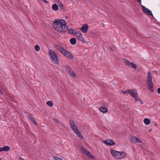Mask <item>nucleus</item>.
<instances>
[{
  "label": "nucleus",
  "instance_id": "f257e3e1",
  "mask_svg": "<svg viewBox=\"0 0 160 160\" xmlns=\"http://www.w3.org/2000/svg\"><path fill=\"white\" fill-rule=\"evenodd\" d=\"M53 26L54 29L59 32H64L68 30V27L64 20H55L53 23Z\"/></svg>",
  "mask_w": 160,
  "mask_h": 160
},
{
  "label": "nucleus",
  "instance_id": "f03ea898",
  "mask_svg": "<svg viewBox=\"0 0 160 160\" xmlns=\"http://www.w3.org/2000/svg\"><path fill=\"white\" fill-rule=\"evenodd\" d=\"M55 47L66 58L71 59H73V57L72 53L65 50L62 47L56 44Z\"/></svg>",
  "mask_w": 160,
  "mask_h": 160
},
{
  "label": "nucleus",
  "instance_id": "7ed1b4c3",
  "mask_svg": "<svg viewBox=\"0 0 160 160\" xmlns=\"http://www.w3.org/2000/svg\"><path fill=\"white\" fill-rule=\"evenodd\" d=\"M48 54L52 63L59 65L60 62L58 59V56L55 52L52 50H49Z\"/></svg>",
  "mask_w": 160,
  "mask_h": 160
},
{
  "label": "nucleus",
  "instance_id": "20e7f679",
  "mask_svg": "<svg viewBox=\"0 0 160 160\" xmlns=\"http://www.w3.org/2000/svg\"><path fill=\"white\" fill-rule=\"evenodd\" d=\"M147 82L148 88L151 92H153L154 91L153 85L152 82V76L150 72H148L147 73Z\"/></svg>",
  "mask_w": 160,
  "mask_h": 160
},
{
  "label": "nucleus",
  "instance_id": "39448f33",
  "mask_svg": "<svg viewBox=\"0 0 160 160\" xmlns=\"http://www.w3.org/2000/svg\"><path fill=\"white\" fill-rule=\"evenodd\" d=\"M110 152L112 156L117 159H121L126 156V154L124 152H118L113 149H111Z\"/></svg>",
  "mask_w": 160,
  "mask_h": 160
},
{
  "label": "nucleus",
  "instance_id": "423d86ee",
  "mask_svg": "<svg viewBox=\"0 0 160 160\" xmlns=\"http://www.w3.org/2000/svg\"><path fill=\"white\" fill-rule=\"evenodd\" d=\"M65 68L66 71L69 75L72 77H76V76L75 73L70 67L66 66H65Z\"/></svg>",
  "mask_w": 160,
  "mask_h": 160
},
{
  "label": "nucleus",
  "instance_id": "0eeeda50",
  "mask_svg": "<svg viewBox=\"0 0 160 160\" xmlns=\"http://www.w3.org/2000/svg\"><path fill=\"white\" fill-rule=\"evenodd\" d=\"M131 141L132 142L136 143L137 142L141 143L142 144V141L140 140L138 138H137L136 137L134 136H131Z\"/></svg>",
  "mask_w": 160,
  "mask_h": 160
},
{
  "label": "nucleus",
  "instance_id": "6e6552de",
  "mask_svg": "<svg viewBox=\"0 0 160 160\" xmlns=\"http://www.w3.org/2000/svg\"><path fill=\"white\" fill-rule=\"evenodd\" d=\"M142 8H143V12L147 14L148 15H151L152 16H153V14L152 13L151 11L148 8H146L145 7L142 5Z\"/></svg>",
  "mask_w": 160,
  "mask_h": 160
},
{
  "label": "nucleus",
  "instance_id": "1a4fd4ad",
  "mask_svg": "<svg viewBox=\"0 0 160 160\" xmlns=\"http://www.w3.org/2000/svg\"><path fill=\"white\" fill-rule=\"evenodd\" d=\"M76 37L78 38V40L81 41L82 43L85 42V40L83 37L82 34L80 32L78 33V35H76Z\"/></svg>",
  "mask_w": 160,
  "mask_h": 160
},
{
  "label": "nucleus",
  "instance_id": "9d476101",
  "mask_svg": "<svg viewBox=\"0 0 160 160\" xmlns=\"http://www.w3.org/2000/svg\"><path fill=\"white\" fill-rule=\"evenodd\" d=\"M88 26L87 24H83L80 30L83 33H86L88 31Z\"/></svg>",
  "mask_w": 160,
  "mask_h": 160
},
{
  "label": "nucleus",
  "instance_id": "9b49d317",
  "mask_svg": "<svg viewBox=\"0 0 160 160\" xmlns=\"http://www.w3.org/2000/svg\"><path fill=\"white\" fill-rule=\"evenodd\" d=\"M130 94L133 98H134L137 96L138 94L136 89H132V90H130Z\"/></svg>",
  "mask_w": 160,
  "mask_h": 160
},
{
  "label": "nucleus",
  "instance_id": "f8f14e48",
  "mask_svg": "<svg viewBox=\"0 0 160 160\" xmlns=\"http://www.w3.org/2000/svg\"><path fill=\"white\" fill-rule=\"evenodd\" d=\"M28 118L29 120L36 125H37V123L33 118L32 117L31 114H30L28 116Z\"/></svg>",
  "mask_w": 160,
  "mask_h": 160
},
{
  "label": "nucleus",
  "instance_id": "ddd939ff",
  "mask_svg": "<svg viewBox=\"0 0 160 160\" xmlns=\"http://www.w3.org/2000/svg\"><path fill=\"white\" fill-rule=\"evenodd\" d=\"M100 110L103 113H106L108 111V109L106 108L103 107H101L100 108Z\"/></svg>",
  "mask_w": 160,
  "mask_h": 160
},
{
  "label": "nucleus",
  "instance_id": "4468645a",
  "mask_svg": "<svg viewBox=\"0 0 160 160\" xmlns=\"http://www.w3.org/2000/svg\"><path fill=\"white\" fill-rule=\"evenodd\" d=\"M81 149L82 152L85 155H86L89 152V151L88 150H87L85 148H84L83 146L81 147Z\"/></svg>",
  "mask_w": 160,
  "mask_h": 160
},
{
  "label": "nucleus",
  "instance_id": "2eb2a0df",
  "mask_svg": "<svg viewBox=\"0 0 160 160\" xmlns=\"http://www.w3.org/2000/svg\"><path fill=\"white\" fill-rule=\"evenodd\" d=\"M75 132V134L80 138V139H83V136L82 135H81V132H79L78 130L77 131H77Z\"/></svg>",
  "mask_w": 160,
  "mask_h": 160
},
{
  "label": "nucleus",
  "instance_id": "dca6fc26",
  "mask_svg": "<svg viewBox=\"0 0 160 160\" xmlns=\"http://www.w3.org/2000/svg\"><path fill=\"white\" fill-rule=\"evenodd\" d=\"M52 8L53 10L57 11L58 9V6L56 4H54L52 6Z\"/></svg>",
  "mask_w": 160,
  "mask_h": 160
},
{
  "label": "nucleus",
  "instance_id": "f3484780",
  "mask_svg": "<svg viewBox=\"0 0 160 160\" xmlns=\"http://www.w3.org/2000/svg\"><path fill=\"white\" fill-rule=\"evenodd\" d=\"M143 122H144V123H145V124H146V125H149V124H150V120H149V119L147 118H145L144 119Z\"/></svg>",
  "mask_w": 160,
  "mask_h": 160
},
{
  "label": "nucleus",
  "instance_id": "a211bd4d",
  "mask_svg": "<svg viewBox=\"0 0 160 160\" xmlns=\"http://www.w3.org/2000/svg\"><path fill=\"white\" fill-rule=\"evenodd\" d=\"M76 39L75 38H72L70 40V42L72 45H74L76 43Z\"/></svg>",
  "mask_w": 160,
  "mask_h": 160
},
{
  "label": "nucleus",
  "instance_id": "6ab92c4d",
  "mask_svg": "<svg viewBox=\"0 0 160 160\" xmlns=\"http://www.w3.org/2000/svg\"><path fill=\"white\" fill-rule=\"evenodd\" d=\"M72 34L74 35L76 37V35H78V33H79L80 32L73 29V30H72Z\"/></svg>",
  "mask_w": 160,
  "mask_h": 160
},
{
  "label": "nucleus",
  "instance_id": "aec40b11",
  "mask_svg": "<svg viewBox=\"0 0 160 160\" xmlns=\"http://www.w3.org/2000/svg\"><path fill=\"white\" fill-rule=\"evenodd\" d=\"M123 62L125 64L129 66L131 65V64L132 62H130V61L126 59H124L123 60Z\"/></svg>",
  "mask_w": 160,
  "mask_h": 160
},
{
  "label": "nucleus",
  "instance_id": "412c9836",
  "mask_svg": "<svg viewBox=\"0 0 160 160\" xmlns=\"http://www.w3.org/2000/svg\"><path fill=\"white\" fill-rule=\"evenodd\" d=\"M108 143L109 145L112 146H113L115 144V142L111 139L109 140Z\"/></svg>",
  "mask_w": 160,
  "mask_h": 160
},
{
  "label": "nucleus",
  "instance_id": "4be33fe9",
  "mask_svg": "<svg viewBox=\"0 0 160 160\" xmlns=\"http://www.w3.org/2000/svg\"><path fill=\"white\" fill-rule=\"evenodd\" d=\"M134 98L136 102H140L141 104L142 103V102L141 99H139L137 96Z\"/></svg>",
  "mask_w": 160,
  "mask_h": 160
},
{
  "label": "nucleus",
  "instance_id": "5701e85b",
  "mask_svg": "<svg viewBox=\"0 0 160 160\" xmlns=\"http://www.w3.org/2000/svg\"><path fill=\"white\" fill-rule=\"evenodd\" d=\"M86 155H87L88 157L92 159H93L94 158V156H92L89 151L86 154Z\"/></svg>",
  "mask_w": 160,
  "mask_h": 160
},
{
  "label": "nucleus",
  "instance_id": "b1692460",
  "mask_svg": "<svg viewBox=\"0 0 160 160\" xmlns=\"http://www.w3.org/2000/svg\"><path fill=\"white\" fill-rule=\"evenodd\" d=\"M3 151H8L10 150V147L8 146H5L3 147Z\"/></svg>",
  "mask_w": 160,
  "mask_h": 160
},
{
  "label": "nucleus",
  "instance_id": "393cba45",
  "mask_svg": "<svg viewBox=\"0 0 160 160\" xmlns=\"http://www.w3.org/2000/svg\"><path fill=\"white\" fill-rule=\"evenodd\" d=\"M47 104L50 107H52L53 106V103L52 101H48L47 102Z\"/></svg>",
  "mask_w": 160,
  "mask_h": 160
},
{
  "label": "nucleus",
  "instance_id": "a878e982",
  "mask_svg": "<svg viewBox=\"0 0 160 160\" xmlns=\"http://www.w3.org/2000/svg\"><path fill=\"white\" fill-rule=\"evenodd\" d=\"M73 131L74 132H77V131L78 130L77 128V127L75 125L73 126V127H72L71 128Z\"/></svg>",
  "mask_w": 160,
  "mask_h": 160
},
{
  "label": "nucleus",
  "instance_id": "bb28decb",
  "mask_svg": "<svg viewBox=\"0 0 160 160\" xmlns=\"http://www.w3.org/2000/svg\"><path fill=\"white\" fill-rule=\"evenodd\" d=\"M69 123L70 125V126L71 128L72 127H73V126H74V125H75V124L74 123L73 121L72 120H70L69 121Z\"/></svg>",
  "mask_w": 160,
  "mask_h": 160
},
{
  "label": "nucleus",
  "instance_id": "cd10ccee",
  "mask_svg": "<svg viewBox=\"0 0 160 160\" xmlns=\"http://www.w3.org/2000/svg\"><path fill=\"white\" fill-rule=\"evenodd\" d=\"M58 4V6H59V7L60 8H61L62 10H65L64 7V6L63 5V4L61 2L60 3H59Z\"/></svg>",
  "mask_w": 160,
  "mask_h": 160
},
{
  "label": "nucleus",
  "instance_id": "c85d7f7f",
  "mask_svg": "<svg viewBox=\"0 0 160 160\" xmlns=\"http://www.w3.org/2000/svg\"><path fill=\"white\" fill-rule=\"evenodd\" d=\"M35 49L37 51H38L40 49V48L38 45H36L35 46Z\"/></svg>",
  "mask_w": 160,
  "mask_h": 160
},
{
  "label": "nucleus",
  "instance_id": "c756f323",
  "mask_svg": "<svg viewBox=\"0 0 160 160\" xmlns=\"http://www.w3.org/2000/svg\"><path fill=\"white\" fill-rule=\"evenodd\" d=\"M132 67L134 69H136L137 68V65L134 63H133L132 62L131 64Z\"/></svg>",
  "mask_w": 160,
  "mask_h": 160
},
{
  "label": "nucleus",
  "instance_id": "7c9ffc66",
  "mask_svg": "<svg viewBox=\"0 0 160 160\" xmlns=\"http://www.w3.org/2000/svg\"><path fill=\"white\" fill-rule=\"evenodd\" d=\"M103 142L105 144L108 145V142H109V140H105L104 141L102 140Z\"/></svg>",
  "mask_w": 160,
  "mask_h": 160
},
{
  "label": "nucleus",
  "instance_id": "2f4dec72",
  "mask_svg": "<svg viewBox=\"0 0 160 160\" xmlns=\"http://www.w3.org/2000/svg\"><path fill=\"white\" fill-rule=\"evenodd\" d=\"M108 107V105L106 103H103L101 107L106 108Z\"/></svg>",
  "mask_w": 160,
  "mask_h": 160
},
{
  "label": "nucleus",
  "instance_id": "473e14b6",
  "mask_svg": "<svg viewBox=\"0 0 160 160\" xmlns=\"http://www.w3.org/2000/svg\"><path fill=\"white\" fill-rule=\"evenodd\" d=\"M130 89H129V90H126V91H124V92H122L123 93H125V94H126V93H130Z\"/></svg>",
  "mask_w": 160,
  "mask_h": 160
},
{
  "label": "nucleus",
  "instance_id": "72a5a7b5",
  "mask_svg": "<svg viewBox=\"0 0 160 160\" xmlns=\"http://www.w3.org/2000/svg\"><path fill=\"white\" fill-rule=\"evenodd\" d=\"M73 29H72V28H70V29H68V33L70 34H72V30H73Z\"/></svg>",
  "mask_w": 160,
  "mask_h": 160
},
{
  "label": "nucleus",
  "instance_id": "f704fd0d",
  "mask_svg": "<svg viewBox=\"0 0 160 160\" xmlns=\"http://www.w3.org/2000/svg\"><path fill=\"white\" fill-rule=\"evenodd\" d=\"M54 158L55 160H62V159L58 157H54Z\"/></svg>",
  "mask_w": 160,
  "mask_h": 160
},
{
  "label": "nucleus",
  "instance_id": "c9c22d12",
  "mask_svg": "<svg viewBox=\"0 0 160 160\" xmlns=\"http://www.w3.org/2000/svg\"><path fill=\"white\" fill-rule=\"evenodd\" d=\"M53 119L55 122H57L58 123H60L59 120L58 119H57L54 118Z\"/></svg>",
  "mask_w": 160,
  "mask_h": 160
},
{
  "label": "nucleus",
  "instance_id": "e433bc0d",
  "mask_svg": "<svg viewBox=\"0 0 160 160\" xmlns=\"http://www.w3.org/2000/svg\"><path fill=\"white\" fill-rule=\"evenodd\" d=\"M56 2L58 3V4L61 3L60 1L59 0H55Z\"/></svg>",
  "mask_w": 160,
  "mask_h": 160
},
{
  "label": "nucleus",
  "instance_id": "4c0bfd02",
  "mask_svg": "<svg viewBox=\"0 0 160 160\" xmlns=\"http://www.w3.org/2000/svg\"><path fill=\"white\" fill-rule=\"evenodd\" d=\"M157 91L158 93L160 94V87L158 88Z\"/></svg>",
  "mask_w": 160,
  "mask_h": 160
},
{
  "label": "nucleus",
  "instance_id": "58836bf2",
  "mask_svg": "<svg viewBox=\"0 0 160 160\" xmlns=\"http://www.w3.org/2000/svg\"><path fill=\"white\" fill-rule=\"evenodd\" d=\"M4 151L3 148H0V152L2 151Z\"/></svg>",
  "mask_w": 160,
  "mask_h": 160
},
{
  "label": "nucleus",
  "instance_id": "ea45409f",
  "mask_svg": "<svg viewBox=\"0 0 160 160\" xmlns=\"http://www.w3.org/2000/svg\"><path fill=\"white\" fill-rule=\"evenodd\" d=\"M0 92L1 93V94L2 95L4 93H3V91H2V90H1L0 89Z\"/></svg>",
  "mask_w": 160,
  "mask_h": 160
},
{
  "label": "nucleus",
  "instance_id": "a19ab883",
  "mask_svg": "<svg viewBox=\"0 0 160 160\" xmlns=\"http://www.w3.org/2000/svg\"><path fill=\"white\" fill-rule=\"evenodd\" d=\"M138 2H140V4H141V0H136Z\"/></svg>",
  "mask_w": 160,
  "mask_h": 160
},
{
  "label": "nucleus",
  "instance_id": "79ce46f5",
  "mask_svg": "<svg viewBox=\"0 0 160 160\" xmlns=\"http://www.w3.org/2000/svg\"><path fill=\"white\" fill-rule=\"evenodd\" d=\"M19 160H24L22 157H19Z\"/></svg>",
  "mask_w": 160,
  "mask_h": 160
},
{
  "label": "nucleus",
  "instance_id": "37998d69",
  "mask_svg": "<svg viewBox=\"0 0 160 160\" xmlns=\"http://www.w3.org/2000/svg\"><path fill=\"white\" fill-rule=\"evenodd\" d=\"M140 143L139 144V145H140V146H142V144L143 143H142H142Z\"/></svg>",
  "mask_w": 160,
  "mask_h": 160
},
{
  "label": "nucleus",
  "instance_id": "c03bdc74",
  "mask_svg": "<svg viewBox=\"0 0 160 160\" xmlns=\"http://www.w3.org/2000/svg\"><path fill=\"white\" fill-rule=\"evenodd\" d=\"M151 131H152V129H149V132H151Z\"/></svg>",
  "mask_w": 160,
  "mask_h": 160
},
{
  "label": "nucleus",
  "instance_id": "a18cd8bd",
  "mask_svg": "<svg viewBox=\"0 0 160 160\" xmlns=\"http://www.w3.org/2000/svg\"><path fill=\"white\" fill-rule=\"evenodd\" d=\"M152 17L154 19V17H153V16H152Z\"/></svg>",
  "mask_w": 160,
  "mask_h": 160
},
{
  "label": "nucleus",
  "instance_id": "49530a36",
  "mask_svg": "<svg viewBox=\"0 0 160 160\" xmlns=\"http://www.w3.org/2000/svg\"><path fill=\"white\" fill-rule=\"evenodd\" d=\"M0 160H2V159L0 158Z\"/></svg>",
  "mask_w": 160,
  "mask_h": 160
},
{
  "label": "nucleus",
  "instance_id": "de8ad7c7",
  "mask_svg": "<svg viewBox=\"0 0 160 160\" xmlns=\"http://www.w3.org/2000/svg\"><path fill=\"white\" fill-rule=\"evenodd\" d=\"M66 18H68V17L67 16H66Z\"/></svg>",
  "mask_w": 160,
  "mask_h": 160
},
{
  "label": "nucleus",
  "instance_id": "09e8293b",
  "mask_svg": "<svg viewBox=\"0 0 160 160\" xmlns=\"http://www.w3.org/2000/svg\"><path fill=\"white\" fill-rule=\"evenodd\" d=\"M155 125H157V124L156 123H155Z\"/></svg>",
  "mask_w": 160,
  "mask_h": 160
}]
</instances>
